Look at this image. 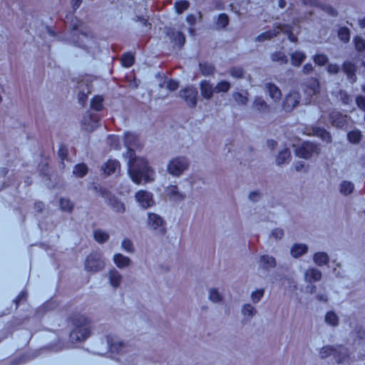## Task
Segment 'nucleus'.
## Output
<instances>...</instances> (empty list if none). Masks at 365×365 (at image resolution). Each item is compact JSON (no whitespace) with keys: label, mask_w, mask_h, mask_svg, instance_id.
<instances>
[{"label":"nucleus","mask_w":365,"mask_h":365,"mask_svg":"<svg viewBox=\"0 0 365 365\" xmlns=\"http://www.w3.org/2000/svg\"><path fill=\"white\" fill-rule=\"evenodd\" d=\"M271 235L276 240H279L284 236V231L282 229L276 228L272 231Z\"/></svg>","instance_id":"63"},{"label":"nucleus","mask_w":365,"mask_h":365,"mask_svg":"<svg viewBox=\"0 0 365 365\" xmlns=\"http://www.w3.org/2000/svg\"><path fill=\"white\" fill-rule=\"evenodd\" d=\"M244 69L240 66H234L230 69V74L235 78H241L244 75Z\"/></svg>","instance_id":"50"},{"label":"nucleus","mask_w":365,"mask_h":365,"mask_svg":"<svg viewBox=\"0 0 365 365\" xmlns=\"http://www.w3.org/2000/svg\"><path fill=\"white\" fill-rule=\"evenodd\" d=\"M312 58L315 64L319 66H325L329 61L328 56L324 53L315 54Z\"/></svg>","instance_id":"42"},{"label":"nucleus","mask_w":365,"mask_h":365,"mask_svg":"<svg viewBox=\"0 0 365 365\" xmlns=\"http://www.w3.org/2000/svg\"><path fill=\"white\" fill-rule=\"evenodd\" d=\"M87 92L84 91H79L78 94V99L80 104H81L83 106L85 105L86 102L88 99V93H90L88 88H87Z\"/></svg>","instance_id":"58"},{"label":"nucleus","mask_w":365,"mask_h":365,"mask_svg":"<svg viewBox=\"0 0 365 365\" xmlns=\"http://www.w3.org/2000/svg\"><path fill=\"white\" fill-rule=\"evenodd\" d=\"M325 322L331 326H336L339 323V318L334 312L330 311L325 315Z\"/></svg>","instance_id":"43"},{"label":"nucleus","mask_w":365,"mask_h":365,"mask_svg":"<svg viewBox=\"0 0 365 365\" xmlns=\"http://www.w3.org/2000/svg\"><path fill=\"white\" fill-rule=\"evenodd\" d=\"M306 53L302 51H295L290 54L291 64L299 67L306 59Z\"/></svg>","instance_id":"19"},{"label":"nucleus","mask_w":365,"mask_h":365,"mask_svg":"<svg viewBox=\"0 0 365 365\" xmlns=\"http://www.w3.org/2000/svg\"><path fill=\"white\" fill-rule=\"evenodd\" d=\"M188 161L185 158H176L168 165V171L175 176H179L187 168Z\"/></svg>","instance_id":"8"},{"label":"nucleus","mask_w":365,"mask_h":365,"mask_svg":"<svg viewBox=\"0 0 365 365\" xmlns=\"http://www.w3.org/2000/svg\"><path fill=\"white\" fill-rule=\"evenodd\" d=\"M107 344L108 345L109 349L112 351H115L116 353H120L123 351L124 343L122 341H114L113 337L110 335H108L106 336Z\"/></svg>","instance_id":"22"},{"label":"nucleus","mask_w":365,"mask_h":365,"mask_svg":"<svg viewBox=\"0 0 365 365\" xmlns=\"http://www.w3.org/2000/svg\"><path fill=\"white\" fill-rule=\"evenodd\" d=\"M354 43L355 48L359 52H362L365 50V40L359 36H356L354 38Z\"/></svg>","instance_id":"48"},{"label":"nucleus","mask_w":365,"mask_h":365,"mask_svg":"<svg viewBox=\"0 0 365 365\" xmlns=\"http://www.w3.org/2000/svg\"><path fill=\"white\" fill-rule=\"evenodd\" d=\"M88 172V168L84 163L77 164L73 170V175L77 177L82 178L86 175Z\"/></svg>","instance_id":"34"},{"label":"nucleus","mask_w":365,"mask_h":365,"mask_svg":"<svg viewBox=\"0 0 365 365\" xmlns=\"http://www.w3.org/2000/svg\"><path fill=\"white\" fill-rule=\"evenodd\" d=\"M281 32L287 34L288 38L291 42L296 43L297 41V37L291 31L289 26H279L272 30H269L262 33L256 38V41H264L267 39H270L274 36H277Z\"/></svg>","instance_id":"4"},{"label":"nucleus","mask_w":365,"mask_h":365,"mask_svg":"<svg viewBox=\"0 0 365 365\" xmlns=\"http://www.w3.org/2000/svg\"><path fill=\"white\" fill-rule=\"evenodd\" d=\"M265 88L270 98H272L274 101H277L281 98V91L276 85L272 83H267L265 84Z\"/></svg>","instance_id":"20"},{"label":"nucleus","mask_w":365,"mask_h":365,"mask_svg":"<svg viewBox=\"0 0 365 365\" xmlns=\"http://www.w3.org/2000/svg\"><path fill=\"white\" fill-rule=\"evenodd\" d=\"M85 269L90 272H98L105 267V262L99 252H91L85 260Z\"/></svg>","instance_id":"5"},{"label":"nucleus","mask_w":365,"mask_h":365,"mask_svg":"<svg viewBox=\"0 0 365 365\" xmlns=\"http://www.w3.org/2000/svg\"><path fill=\"white\" fill-rule=\"evenodd\" d=\"M94 239L99 243L106 242L109 238V235L101 230H96L93 232Z\"/></svg>","instance_id":"36"},{"label":"nucleus","mask_w":365,"mask_h":365,"mask_svg":"<svg viewBox=\"0 0 365 365\" xmlns=\"http://www.w3.org/2000/svg\"><path fill=\"white\" fill-rule=\"evenodd\" d=\"M331 354L338 364L344 362L349 358L348 350L344 346L340 345L336 348L331 346H325L320 350V356L322 359L327 358Z\"/></svg>","instance_id":"3"},{"label":"nucleus","mask_w":365,"mask_h":365,"mask_svg":"<svg viewBox=\"0 0 365 365\" xmlns=\"http://www.w3.org/2000/svg\"><path fill=\"white\" fill-rule=\"evenodd\" d=\"M348 140L351 143H358L361 140V133L359 130H354L347 133Z\"/></svg>","instance_id":"38"},{"label":"nucleus","mask_w":365,"mask_h":365,"mask_svg":"<svg viewBox=\"0 0 365 365\" xmlns=\"http://www.w3.org/2000/svg\"><path fill=\"white\" fill-rule=\"evenodd\" d=\"M290 158V151L288 148H284L280 151L277 157L276 163L277 165H282L286 163Z\"/></svg>","instance_id":"32"},{"label":"nucleus","mask_w":365,"mask_h":365,"mask_svg":"<svg viewBox=\"0 0 365 365\" xmlns=\"http://www.w3.org/2000/svg\"><path fill=\"white\" fill-rule=\"evenodd\" d=\"M244 315L252 317L256 312V310L253 306L250 304H245L242 310Z\"/></svg>","instance_id":"54"},{"label":"nucleus","mask_w":365,"mask_h":365,"mask_svg":"<svg viewBox=\"0 0 365 365\" xmlns=\"http://www.w3.org/2000/svg\"><path fill=\"white\" fill-rule=\"evenodd\" d=\"M338 36L341 41L344 43L348 42L350 39L349 29L345 26L339 28L338 31Z\"/></svg>","instance_id":"45"},{"label":"nucleus","mask_w":365,"mask_h":365,"mask_svg":"<svg viewBox=\"0 0 365 365\" xmlns=\"http://www.w3.org/2000/svg\"><path fill=\"white\" fill-rule=\"evenodd\" d=\"M329 119L332 125L338 128H343L347 124V115H343L339 111H331L329 113Z\"/></svg>","instance_id":"13"},{"label":"nucleus","mask_w":365,"mask_h":365,"mask_svg":"<svg viewBox=\"0 0 365 365\" xmlns=\"http://www.w3.org/2000/svg\"><path fill=\"white\" fill-rule=\"evenodd\" d=\"M322 278V272L317 268H309L304 272V279L307 282L312 284Z\"/></svg>","instance_id":"18"},{"label":"nucleus","mask_w":365,"mask_h":365,"mask_svg":"<svg viewBox=\"0 0 365 365\" xmlns=\"http://www.w3.org/2000/svg\"><path fill=\"white\" fill-rule=\"evenodd\" d=\"M229 24V17L225 14H220L218 15L216 21V26L218 29H225Z\"/></svg>","instance_id":"35"},{"label":"nucleus","mask_w":365,"mask_h":365,"mask_svg":"<svg viewBox=\"0 0 365 365\" xmlns=\"http://www.w3.org/2000/svg\"><path fill=\"white\" fill-rule=\"evenodd\" d=\"M313 259L318 266H323L328 264L329 257L326 252H321L315 253Z\"/></svg>","instance_id":"27"},{"label":"nucleus","mask_w":365,"mask_h":365,"mask_svg":"<svg viewBox=\"0 0 365 365\" xmlns=\"http://www.w3.org/2000/svg\"><path fill=\"white\" fill-rule=\"evenodd\" d=\"M302 86L304 93L309 97L318 94L320 91L319 82L316 78H309Z\"/></svg>","instance_id":"11"},{"label":"nucleus","mask_w":365,"mask_h":365,"mask_svg":"<svg viewBox=\"0 0 365 365\" xmlns=\"http://www.w3.org/2000/svg\"><path fill=\"white\" fill-rule=\"evenodd\" d=\"M354 188V185L349 181H343L340 185V192L344 195L351 194Z\"/></svg>","instance_id":"37"},{"label":"nucleus","mask_w":365,"mask_h":365,"mask_svg":"<svg viewBox=\"0 0 365 365\" xmlns=\"http://www.w3.org/2000/svg\"><path fill=\"white\" fill-rule=\"evenodd\" d=\"M124 145L127 152L123 155L128 160V171L131 180L136 184L153 180L154 170L148 165L143 158H136L135 150L142 148L139 136L135 133L128 131L124 133Z\"/></svg>","instance_id":"1"},{"label":"nucleus","mask_w":365,"mask_h":365,"mask_svg":"<svg viewBox=\"0 0 365 365\" xmlns=\"http://www.w3.org/2000/svg\"><path fill=\"white\" fill-rule=\"evenodd\" d=\"M103 98L101 96H95L91 101V107L96 111H101L103 108Z\"/></svg>","instance_id":"31"},{"label":"nucleus","mask_w":365,"mask_h":365,"mask_svg":"<svg viewBox=\"0 0 365 365\" xmlns=\"http://www.w3.org/2000/svg\"><path fill=\"white\" fill-rule=\"evenodd\" d=\"M356 103L357 106L365 111V97L363 96H359L356 98Z\"/></svg>","instance_id":"62"},{"label":"nucleus","mask_w":365,"mask_h":365,"mask_svg":"<svg viewBox=\"0 0 365 365\" xmlns=\"http://www.w3.org/2000/svg\"><path fill=\"white\" fill-rule=\"evenodd\" d=\"M319 151V148L317 145L311 142H304L300 147L296 148L295 153L299 158L308 159L313 154H317Z\"/></svg>","instance_id":"7"},{"label":"nucleus","mask_w":365,"mask_h":365,"mask_svg":"<svg viewBox=\"0 0 365 365\" xmlns=\"http://www.w3.org/2000/svg\"><path fill=\"white\" fill-rule=\"evenodd\" d=\"M308 247L304 244H294L291 249V255L297 258L306 253Z\"/></svg>","instance_id":"25"},{"label":"nucleus","mask_w":365,"mask_h":365,"mask_svg":"<svg viewBox=\"0 0 365 365\" xmlns=\"http://www.w3.org/2000/svg\"><path fill=\"white\" fill-rule=\"evenodd\" d=\"M209 299L213 302H217L222 299V297L216 289H211L210 290Z\"/></svg>","instance_id":"53"},{"label":"nucleus","mask_w":365,"mask_h":365,"mask_svg":"<svg viewBox=\"0 0 365 365\" xmlns=\"http://www.w3.org/2000/svg\"><path fill=\"white\" fill-rule=\"evenodd\" d=\"M99 192L100 195L106 200L108 205L112 210L118 213H123L125 212V207L124 203L115 197L112 196L110 192L108 189L100 187Z\"/></svg>","instance_id":"6"},{"label":"nucleus","mask_w":365,"mask_h":365,"mask_svg":"<svg viewBox=\"0 0 365 365\" xmlns=\"http://www.w3.org/2000/svg\"><path fill=\"white\" fill-rule=\"evenodd\" d=\"M317 135L326 143H330L331 141V136L330 133L324 128L318 129L317 130Z\"/></svg>","instance_id":"51"},{"label":"nucleus","mask_w":365,"mask_h":365,"mask_svg":"<svg viewBox=\"0 0 365 365\" xmlns=\"http://www.w3.org/2000/svg\"><path fill=\"white\" fill-rule=\"evenodd\" d=\"M109 282L112 287L114 288L118 287L121 282V274L115 269H111L109 272Z\"/></svg>","instance_id":"24"},{"label":"nucleus","mask_w":365,"mask_h":365,"mask_svg":"<svg viewBox=\"0 0 365 365\" xmlns=\"http://www.w3.org/2000/svg\"><path fill=\"white\" fill-rule=\"evenodd\" d=\"M178 82L173 79H170L167 83V88L170 91H174L177 90L178 88Z\"/></svg>","instance_id":"61"},{"label":"nucleus","mask_w":365,"mask_h":365,"mask_svg":"<svg viewBox=\"0 0 365 365\" xmlns=\"http://www.w3.org/2000/svg\"><path fill=\"white\" fill-rule=\"evenodd\" d=\"M173 41L176 46L181 48L185 42V37L182 32L178 31L173 34Z\"/></svg>","instance_id":"46"},{"label":"nucleus","mask_w":365,"mask_h":365,"mask_svg":"<svg viewBox=\"0 0 365 365\" xmlns=\"http://www.w3.org/2000/svg\"><path fill=\"white\" fill-rule=\"evenodd\" d=\"M200 92L202 97L207 100H210L215 92V87L212 83L206 80H203L200 83Z\"/></svg>","instance_id":"17"},{"label":"nucleus","mask_w":365,"mask_h":365,"mask_svg":"<svg viewBox=\"0 0 365 365\" xmlns=\"http://www.w3.org/2000/svg\"><path fill=\"white\" fill-rule=\"evenodd\" d=\"M190 6V2L187 0H180L175 3V9L178 14H182Z\"/></svg>","instance_id":"40"},{"label":"nucleus","mask_w":365,"mask_h":365,"mask_svg":"<svg viewBox=\"0 0 365 365\" xmlns=\"http://www.w3.org/2000/svg\"><path fill=\"white\" fill-rule=\"evenodd\" d=\"M200 69L202 75L204 76H210L213 73L215 68L214 66L209 63H199Z\"/></svg>","instance_id":"39"},{"label":"nucleus","mask_w":365,"mask_h":365,"mask_svg":"<svg viewBox=\"0 0 365 365\" xmlns=\"http://www.w3.org/2000/svg\"><path fill=\"white\" fill-rule=\"evenodd\" d=\"M186 21L190 26H195L196 23V17L194 14H190L186 16Z\"/></svg>","instance_id":"64"},{"label":"nucleus","mask_w":365,"mask_h":365,"mask_svg":"<svg viewBox=\"0 0 365 365\" xmlns=\"http://www.w3.org/2000/svg\"><path fill=\"white\" fill-rule=\"evenodd\" d=\"M167 195L173 200H182L184 199V195L178 191L176 185H170L167 188Z\"/></svg>","instance_id":"29"},{"label":"nucleus","mask_w":365,"mask_h":365,"mask_svg":"<svg viewBox=\"0 0 365 365\" xmlns=\"http://www.w3.org/2000/svg\"><path fill=\"white\" fill-rule=\"evenodd\" d=\"M301 96L297 91H291L287 94L282 103V108L285 111L292 110L299 103Z\"/></svg>","instance_id":"9"},{"label":"nucleus","mask_w":365,"mask_h":365,"mask_svg":"<svg viewBox=\"0 0 365 365\" xmlns=\"http://www.w3.org/2000/svg\"><path fill=\"white\" fill-rule=\"evenodd\" d=\"M180 96L185 100L187 106L195 108L197 104V91L195 88L187 87L180 91Z\"/></svg>","instance_id":"10"},{"label":"nucleus","mask_w":365,"mask_h":365,"mask_svg":"<svg viewBox=\"0 0 365 365\" xmlns=\"http://www.w3.org/2000/svg\"><path fill=\"white\" fill-rule=\"evenodd\" d=\"M120 168V163L116 160H108L102 166L104 173L110 175L115 172L117 169Z\"/></svg>","instance_id":"21"},{"label":"nucleus","mask_w":365,"mask_h":365,"mask_svg":"<svg viewBox=\"0 0 365 365\" xmlns=\"http://www.w3.org/2000/svg\"><path fill=\"white\" fill-rule=\"evenodd\" d=\"M260 267L264 269H268L274 267L276 265V260L273 257L264 255L260 257Z\"/></svg>","instance_id":"23"},{"label":"nucleus","mask_w":365,"mask_h":365,"mask_svg":"<svg viewBox=\"0 0 365 365\" xmlns=\"http://www.w3.org/2000/svg\"><path fill=\"white\" fill-rule=\"evenodd\" d=\"M264 294V289H257L252 293L251 297L254 303L258 302Z\"/></svg>","instance_id":"57"},{"label":"nucleus","mask_w":365,"mask_h":365,"mask_svg":"<svg viewBox=\"0 0 365 365\" xmlns=\"http://www.w3.org/2000/svg\"><path fill=\"white\" fill-rule=\"evenodd\" d=\"M58 155L61 160H64L68 155V149L66 145H61L58 150Z\"/></svg>","instance_id":"59"},{"label":"nucleus","mask_w":365,"mask_h":365,"mask_svg":"<svg viewBox=\"0 0 365 365\" xmlns=\"http://www.w3.org/2000/svg\"><path fill=\"white\" fill-rule=\"evenodd\" d=\"M230 88V83L227 81H222L215 86V92H227Z\"/></svg>","instance_id":"47"},{"label":"nucleus","mask_w":365,"mask_h":365,"mask_svg":"<svg viewBox=\"0 0 365 365\" xmlns=\"http://www.w3.org/2000/svg\"><path fill=\"white\" fill-rule=\"evenodd\" d=\"M135 199L143 208H148L154 203L153 195L145 190H139L135 193Z\"/></svg>","instance_id":"12"},{"label":"nucleus","mask_w":365,"mask_h":365,"mask_svg":"<svg viewBox=\"0 0 365 365\" xmlns=\"http://www.w3.org/2000/svg\"><path fill=\"white\" fill-rule=\"evenodd\" d=\"M164 221L163 218L155 213L148 214V224L153 230L160 228L162 233L165 232V228L163 227Z\"/></svg>","instance_id":"15"},{"label":"nucleus","mask_w":365,"mask_h":365,"mask_svg":"<svg viewBox=\"0 0 365 365\" xmlns=\"http://www.w3.org/2000/svg\"><path fill=\"white\" fill-rule=\"evenodd\" d=\"M270 58L273 62H277L279 64H287L288 63V58L287 55L282 51H275L270 56Z\"/></svg>","instance_id":"28"},{"label":"nucleus","mask_w":365,"mask_h":365,"mask_svg":"<svg viewBox=\"0 0 365 365\" xmlns=\"http://www.w3.org/2000/svg\"><path fill=\"white\" fill-rule=\"evenodd\" d=\"M235 101L240 105H245L247 103V98L240 92L234 93L232 95Z\"/></svg>","instance_id":"52"},{"label":"nucleus","mask_w":365,"mask_h":365,"mask_svg":"<svg viewBox=\"0 0 365 365\" xmlns=\"http://www.w3.org/2000/svg\"><path fill=\"white\" fill-rule=\"evenodd\" d=\"M342 70L346 74L347 80L351 83H354L356 81V68L354 63L348 61H344L342 65Z\"/></svg>","instance_id":"14"},{"label":"nucleus","mask_w":365,"mask_h":365,"mask_svg":"<svg viewBox=\"0 0 365 365\" xmlns=\"http://www.w3.org/2000/svg\"><path fill=\"white\" fill-rule=\"evenodd\" d=\"M122 248L128 252H133V242L128 239H124L121 243Z\"/></svg>","instance_id":"56"},{"label":"nucleus","mask_w":365,"mask_h":365,"mask_svg":"<svg viewBox=\"0 0 365 365\" xmlns=\"http://www.w3.org/2000/svg\"><path fill=\"white\" fill-rule=\"evenodd\" d=\"M253 106L259 112L267 113L269 111V106L261 97H257L253 103Z\"/></svg>","instance_id":"30"},{"label":"nucleus","mask_w":365,"mask_h":365,"mask_svg":"<svg viewBox=\"0 0 365 365\" xmlns=\"http://www.w3.org/2000/svg\"><path fill=\"white\" fill-rule=\"evenodd\" d=\"M319 8H320L322 11L326 12L329 16L334 17V16H336L338 14L336 9H335L333 6H331L329 4L321 3Z\"/></svg>","instance_id":"49"},{"label":"nucleus","mask_w":365,"mask_h":365,"mask_svg":"<svg viewBox=\"0 0 365 365\" xmlns=\"http://www.w3.org/2000/svg\"><path fill=\"white\" fill-rule=\"evenodd\" d=\"M135 62L134 56L131 53H125L121 57V63L123 66L129 68L133 65Z\"/></svg>","instance_id":"33"},{"label":"nucleus","mask_w":365,"mask_h":365,"mask_svg":"<svg viewBox=\"0 0 365 365\" xmlns=\"http://www.w3.org/2000/svg\"><path fill=\"white\" fill-rule=\"evenodd\" d=\"M61 210L71 212L73 208V202L68 198H61L59 200Z\"/></svg>","instance_id":"41"},{"label":"nucleus","mask_w":365,"mask_h":365,"mask_svg":"<svg viewBox=\"0 0 365 365\" xmlns=\"http://www.w3.org/2000/svg\"><path fill=\"white\" fill-rule=\"evenodd\" d=\"M327 70L331 74H336L339 72L340 68L336 63H329L327 66Z\"/></svg>","instance_id":"60"},{"label":"nucleus","mask_w":365,"mask_h":365,"mask_svg":"<svg viewBox=\"0 0 365 365\" xmlns=\"http://www.w3.org/2000/svg\"><path fill=\"white\" fill-rule=\"evenodd\" d=\"M339 96L343 104L348 105L351 101L350 96L345 91L341 90L339 93Z\"/></svg>","instance_id":"55"},{"label":"nucleus","mask_w":365,"mask_h":365,"mask_svg":"<svg viewBox=\"0 0 365 365\" xmlns=\"http://www.w3.org/2000/svg\"><path fill=\"white\" fill-rule=\"evenodd\" d=\"M108 143L114 150H119L120 148V141L118 135H109L108 136Z\"/></svg>","instance_id":"44"},{"label":"nucleus","mask_w":365,"mask_h":365,"mask_svg":"<svg viewBox=\"0 0 365 365\" xmlns=\"http://www.w3.org/2000/svg\"><path fill=\"white\" fill-rule=\"evenodd\" d=\"M98 116L96 114L87 113L83 115L82 123L86 130H93L98 125Z\"/></svg>","instance_id":"16"},{"label":"nucleus","mask_w":365,"mask_h":365,"mask_svg":"<svg viewBox=\"0 0 365 365\" xmlns=\"http://www.w3.org/2000/svg\"><path fill=\"white\" fill-rule=\"evenodd\" d=\"M73 326L69 338L72 342H81L86 340L91 334V320L86 315L73 314L70 317Z\"/></svg>","instance_id":"2"},{"label":"nucleus","mask_w":365,"mask_h":365,"mask_svg":"<svg viewBox=\"0 0 365 365\" xmlns=\"http://www.w3.org/2000/svg\"><path fill=\"white\" fill-rule=\"evenodd\" d=\"M113 261L119 268L128 267L130 262L129 257L123 256L121 254H115L113 257Z\"/></svg>","instance_id":"26"}]
</instances>
